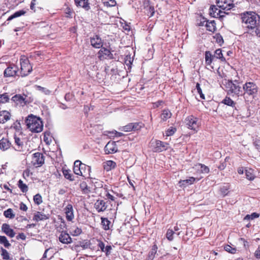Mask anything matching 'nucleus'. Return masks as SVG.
Segmentation results:
<instances>
[{"instance_id":"obj_47","label":"nucleus","mask_w":260,"mask_h":260,"mask_svg":"<svg viewBox=\"0 0 260 260\" xmlns=\"http://www.w3.org/2000/svg\"><path fill=\"white\" fill-rule=\"evenodd\" d=\"M9 100V97L7 93L0 94V104H4L8 102Z\"/></svg>"},{"instance_id":"obj_62","label":"nucleus","mask_w":260,"mask_h":260,"mask_svg":"<svg viewBox=\"0 0 260 260\" xmlns=\"http://www.w3.org/2000/svg\"><path fill=\"white\" fill-rule=\"evenodd\" d=\"M253 145L257 150H260V140H256L253 142Z\"/></svg>"},{"instance_id":"obj_44","label":"nucleus","mask_w":260,"mask_h":260,"mask_svg":"<svg viewBox=\"0 0 260 260\" xmlns=\"http://www.w3.org/2000/svg\"><path fill=\"white\" fill-rule=\"evenodd\" d=\"M4 216L10 219L13 218L15 217V214L13 213V210L11 208L7 209L4 212Z\"/></svg>"},{"instance_id":"obj_33","label":"nucleus","mask_w":260,"mask_h":260,"mask_svg":"<svg viewBox=\"0 0 260 260\" xmlns=\"http://www.w3.org/2000/svg\"><path fill=\"white\" fill-rule=\"evenodd\" d=\"M206 26L207 27V29L211 32H214L216 29V24L214 20L210 21H207L206 24Z\"/></svg>"},{"instance_id":"obj_55","label":"nucleus","mask_w":260,"mask_h":260,"mask_svg":"<svg viewBox=\"0 0 260 260\" xmlns=\"http://www.w3.org/2000/svg\"><path fill=\"white\" fill-rule=\"evenodd\" d=\"M37 88L39 90L42 91L46 95H49L51 94V91L46 88L43 87L41 86H38Z\"/></svg>"},{"instance_id":"obj_15","label":"nucleus","mask_w":260,"mask_h":260,"mask_svg":"<svg viewBox=\"0 0 260 260\" xmlns=\"http://www.w3.org/2000/svg\"><path fill=\"white\" fill-rule=\"evenodd\" d=\"M58 239L59 241L63 244H68L72 242V238L66 231H62Z\"/></svg>"},{"instance_id":"obj_3","label":"nucleus","mask_w":260,"mask_h":260,"mask_svg":"<svg viewBox=\"0 0 260 260\" xmlns=\"http://www.w3.org/2000/svg\"><path fill=\"white\" fill-rule=\"evenodd\" d=\"M244 93H242L245 102H248L249 98L253 100L257 94L258 87L256 84L253 82H247L243 85Z\"/></svg>"},{"instance_id":"obj_8","label":"nucleus","mask_w":260,"mask_h":260,"mask_svg":"<svg viewBox=\"0 0 260 260\" xmlns=\"http://www.w3.org/2000/svg\"><path fill=\"white\" fill-rule=\"evenodd\" d=\"M151 145L153 148L154 151L161 152L167 149L168 144L160 140H155L154 141H151Z\"/></svg>"},{"instance_id":"obj_30","label":"nucleus","mask_w":260,"mask_h":260,"mask_svg":"<svg viewBox=\"0 0 260 260\" xmlns=\"http://www.w3.org/2000/svg\"><path fill=\"white\" fill-rule=\"evenodd\" d=\"M62 173L66 179L73 181L75 180L74 177L71 173V171L69 169H62Z\"/></svg>"},{"instance_id":"obj_5","label":"nucleus","mask_w":260,"mask_h":260,"mask_svg":"<svg viewBox=\"0 0 260 260\" xmlns=\"http://www.w3.org/2000/svg\"><path fill=\"white\" fill-rule=\"evenodd\" d=\"M21 66L20 75L25 77L29 74L32 71V66L29 63V60L25 56H21L20 59Z\"/></svg>"},{"instance_id":"obj_25","label":"nucleus","mask_w":260,"mask_h":260,"mask_svg":"<svg viewBox=\"0 0 260 260\" xmlns=\"http://www.w3.org/2000/svg\"><path fill=\"white\" fill-rule=\"evenodd\" d=\"M11 143L8 139L3 138L0 140V149L3 151H5L10 147Z\"/></svg>"},{"instance_id":"obj_34","label":"nucleus","mask_w":260,"mask_h":260,"mask_svg":"<svg viewBox=\"0 0 260 260\" xmlns=\"http://www.w3.org/2000/svg\"><path fill=\"white\" fill-rule=\"evenodd\" d=\"M26 11L23 10H21L15 12L13 14L11 15L10 16L8 17L7 19V21H10L14 18L20 17L22 15H23L25 14Z\"/></svg>"},{"instance_id":"obj_27","label":"nucleus","mask_w":260,"mask_h":260,"mask_svg":"<svg viewBox=\"0 0 260 260\" xmlns=\"http://www.w3.org/2000/svg\"><path fill=\"white\" fill-rule=\"evenodd\" d=\"M10 114L7 111L0 112V123H4L10 119Z\"/></svg>"},{"instance_id":"obj_59","label":"nucleus","mask_w":260,"mask_h":260,"mask_svg":"<svg viewBox=\"0 0 260 260\" xmlns=\"http://www.w3.org/2000/svg\"><path fill=\"white\" fill-rule=\"evenodd\" d=\"M164 101L162 100H159L157 101L156 102L153 103V107L154 108H157L159 107L160 106L164 104Z\"/></svg>"},{"instance_id":"obj_11","label":"nucleus","mask_w":260,"mask_h":260,"mask_svg":"<svg viewBox=\"0 0 260 260\" xmlns=\"http://www.w3.org/2000/svg\"><path fill=\"white\" fill-rule=\"evenodd\" d=\"M224 14H228L225 12H223L221 10L216 8L215 6H212L210 9V15L215 18H222L224 16Z\"/></svg>"},{"instance_id":"obj_43","label":"nucleus","mask_w":260,"mask_h":260,"mask_svg":"<svg viewBox=\"0 0 260 260\" xmlns=\"http://www.w3.org/2000/svg\"><path fill=\"white\" fill-rule=\"evenodd\" d=\"M88 168H89V169L83 167V169H81V171L82 172H84V174H85V175H84L83 174L82 175H79L82 176L84 178H89L90 175V173L91 172V168L89 166H88Z\"/></svg>"},{"instance_id":"obj_50","label":"nucleus","mask_w":260,"mask_h":260,"mask_svg":"<svg viewBox=\"0 0 260 260\" xmlns=\"http://www.w3.org/2000/svg\"><path fill=\"white\" fill-rule=\"evenodd\" d=\"M229 186L228 185H224L220 187V192L223 197L228 194Z\"/></svg>"},{"instance_id":"obj_14","label":"nucleus","mask_w":260,"mask_h":260,"mask_svg":"<svg viewBox=\"0 0 260 260\" xmlns=\"http://www.w3.org/2000/svg\"><path fill=\"white\" fill-rule=\"evenodd\" d=\"M18 68L16 66H9L4 71V75L6 77H13L17 75Z\"/></svg>"},{"instance_id":"obj_9","label":"nucleus","mask_w":260,"mask_h":260,"mask_svg":"<svg viewBox=\"0 0 260 260\" xmlns=\"http://www.w3.org/2000/svg\"><path fill=\"white\" fill-rule=\"evenodd\" d=\"M31 162L36 167L42 166L44 163V157L43 154L40 152L33 154Z\"/></svg>"},{"instance_id":"obj_13","label":"nucleus","mask_w":260,"mask_h":260,"mask_svg":"<svg viewBox=\"0 0 260 260\" xmlns=\"http://www.w3.org/2000/svg\"><path fill=\"white\" fill-rule=\"evenodd\" d=\"M64 212L67 220L71 221L75 217L72 205L68 204L64 208Z\"/></svg>"},{"instance_id":"obj_63","label":"nucleus","mask_w":260,"mask_h":260,"mask_svg":"<svg viewBox=\"0 0 260 260\" xmlns=\"http://www.w3.org/2000/svg\"><path fill=\"white\" fill-rule=\"evenodd\" d=\"M98 246L101 249V251L104 252L105 248V244L101 241H98Z\"/></svg>"},{"instance_id":"obj_53","label":"nucleus","mask_w":260,"mask_h":260,"mask_svg":"<svg viewBox=\"0 0 260 260\" xmlns=\"http://www.w3.org/2000/svg\"><path fill=\"white\" fill-rule=\"evenodd\" d=\"M174 234V232L171 229H169L166 233V238L169 241H172L173 240V235Z\"/></svg>"},{"instance_id":"obj_60","label":"nucleus","mask_w":260,"mask_h":260,"mask_svg":"<svg viewBox=\"0 0 260 260\" xmlns=\"http://www.w3.org/2000/svg\"><path fill=\"white\" fill-rule=\"evenodd\" d=\"M72 10L70 8H67L66 9V17L68 18H72Z\"/></svg>"},{"instance_id":"obj_18","label":"nucleus","mask_w":260,"mask_h":260,"mask_svg":"<svg viewBox=\"0 0 260 260\" xmlns=\"http://www.w3.org/2000/svg\"><path fill=\"white\" fill-rule=\"evenodd\" d=\"M2 231L8 236L13 238L15 235V233L13 229L10 228L9 224L4 223L2 226Z\"/></svg>"},{"instance_id":"obj_31","label":"nucleus","mask_w":260,"mask_h":260,"mask_svg":"<svg viewBox=\"0 0 260 260\" xmlns=\"http://www.w3.org/2000/svg\"><path fill=\"white\" fill-rule=\"evenodd\" d=\"M172 116V113L169 109H164L162 111L161 114V120L163 121H166L167 119L170 118Z\"/></svg>"},{"instance_id":"obj_58","label":"nucleus","mask_w":260,"mask_h":260,"mask_svg":"<svg viewBox=\"0 0 260 260\" xmlns=\"http://www.w3.org/2000/svg\"><path fill=\"white\" fill-rule=\"evenodd\" d=\"M104 4L107 7H113L116 5V3L115 0H109V1H104Z\"/></svg>"},{"instance_id":"obj_24","label":"nucleus","mask_w":260,"mask_h":260,"mask_svg":"<svg viewBox=\"0 0 260 260\" xmlns=\"http://www.w3.org/2000/svg\"><path fill=\"white\" fill-rule=\"evenodd\" d=\"M145 12L150 17L153 16L155 11L153 6H150L149 2L147 1L145 3Z\"/></svg>"},{"instance_id":"obj_54","label":"nucleus","mask_w":260,"mask_h":260,"mask_svg":"<svg viewBox=\"0 0 260 260\" xmlns=\"http://www.w3.org/2000/svg\"><path fill=\"white\" fill-rule=\"evenodd\" d=\"M196 89L198 93L200 94V96L202 99L204 100L205 99V95L202 92V90L200 87V85L199 83L196 84Z\"/></svg>"},{"instance_id":"obj_26","label":"nucleus","mask_w":260,"mask_h":260,"mask_svg":"<svg viewBox=\"0 0 260 260\" xmlns=\"http://www.w3.org/2000/svg\"><path fill=\"white\" fill-rule=\"evenodd\" d=\"M228 106L234 108L235 110H237L236 108V103L233 100H232L230 97L226 96L221 102Z\"/></svg>"},{"instance_id":"obj_21","label":"nucleus","mask_w":260,"mask_h":260,"mask_svg":"<svg viewBox=\"0 0 260 260\" xmlns=\"http://www.w3.org/2000/svg\"><path fill=\"white\" fill-rule=\"evenodd\" d=\"M194 168L198 172L203 174H208L210 171L209 168L202 164H198L196 165Z\"/></svg>"},{"instance_id":"obj_7","label":"nucleus","mask_w":260,"mask_h":260,"mask_svg":"<svg viewBox=\"0 0 260 260\" xmlns=\"http://www.w3.org/2000/svg\"><path fill=\"white\" fill-rule=\"evenodd\" d=\"M217 7L224 11H229L233 9L235 5L232 0H216Z\"/></svg>"},{"instance_id":"obj_52","label":"nucleus","mask_w":260,"mask_h":260,"mask_svg":"<svg viewBox=\"0 0 260 260\" xmlns=\"http://www.w3.org/2000/svg\"><path fill=\"white\" fill-rule=\"evenodd\" d=\"M14 139H15V143L18 146V148H16L15 149L16 150H20V148H21L22 146H23V143H22V142H21V141L19 138L16 137V136H15Z\"/></svg>"},{"instance_id":"obj_39","label":"nucleus","mask_w":260,"mask_h":260,"mask_svg":"<svg viewBox=\"0 0 260 260\" xmlns=\"http://www.w3.org/2000/svg\"><path fill=\"white\" fill-rule=\"evenodd\" d=\"M214 56H213L210 51L205 52V61L207 65L211 64Z\"/></svg>"},{"instance_id":"obj_61","label":"nucleus","mask_w":260,"mask_h":260,"mask_svg":"<svg viewBox=\"0 0 260 260\" xmlns=\"http://www.w3.org/2000/svg\"><path fill=\"white\" fill-rule=\"evenodd\" d=\"M227 159H228V157H226L225 158V161L224 162L220 163V165L218 167V168L219 170H222L224 169V168L226 167V165L225 163V161Z\"/></svg>"},{"instance_id":"obj_4","label":"nucleus","mask_w":260,"mask_h":260,"mask_svg":"<svg viewBox=\"0 0 260 260\" xmlns=\"http://www.w3.org/2000/svg\"><path fill=\"white\" fill-rule=\"evenodd\" d=\"M226 87L229 88L228 93L238 96L242 95V90L238 80H229L226 83Z\"/></svg>"},{"instance_id":"obj_12","label":"nucleus","mask_w":260,"mask_h":260,"mask_svg":"<svg viewBox=\"0 0 260 260\" xmlns=\"http://www.w3.org/2000/svg\"><path fill=\"white\" fill-rule=\"evenodd\" d=\"M117 147L116 142L114 141L108 142L104 148L106 154H112L117 151Z\"/></svg>"},{"instance_id":"obj_51","label":"nucleus","mask_w":260,"mask_h":260,"mask_svg":"<svg viewBox=\"0 0 260 260\" xmlns=\"http://www.w3.org/2000/svg\"><path fill=\"white\" fill-rule=\"evenodd\" d=\"M259 215L255 212L252 213L251 214H247L246 215V216L244 217V220H250V219H253L254 218L258 217Z\"/></svg>"},{"instance_id":"obj_42","label":"nucleus","mask_w":260,"mask_h":260,"mask_svg":"<svg viewBox=\"0 0 260 260\" xmlns=\"http://www.w3.org/2000/svg\"><path fill=\"white\" fill-rule=\"evenodd\" d=\"M0 244L4 245L6 248H9L11 244L4 236H0Z\"/></svg>"},{"instance_id":"obj_20","label":"nucleus","mask_w":260,"mask_h":260,"mask_svg":"<svg viewBox=\"0 0 260 260\" xmlns=\"http://www.w3.org/2000/svg\"><path fill=\"white\" fill-rule=\"evenodd\" d=\"M104 169L107 172H109L116 167V163L113 160H107L103 164Z\"/></svg>"},{"instance_id":"obj_2","label":"nucleus","mask_w":260,"mask_h":260,"mask_svg":"<svg viewBox=\"0 0 260 260\" xmlns=\"http://www.w3.org/2000/svg\"><path fill=\"white\" fill-rule=\"evenodd\" d=\"M242 22L244 27L248 29H253L257 26L258 15L252 12H246L241 14Z\"/></svg>"},{"instance_id":"obj_38","label":"nucleus","mask_w":260,"mask_h":260,"mask_svg":"<svg viewBox=\"0 0 260 260\" xmlns=\"http://www.w3.org/2000/svg\"><path fill=\"white\" fill-rule=\"evenodd\" d=\"M177 131V128L174 126H171L168 128L166 131L164 136L170 137L173 136Z\"/></svg>"},{"instance_id":"obj_46","label":"nucleus","mask_w":260,"mask_h":260,"mask_svg":"<svg viewBox=\"0 0 260 260\" xmlns=\"http://www.w3.org/2000/svg\"><path fill=\"white\" fill-rule=\"evenodd\" d=\"M1 249L2 251L1 255L3 258L5 260L10 259V254L7 251V250L3 247H2Z\"/></svg>"},{"instance_id":"obj_37","label":"nucleus","mask_w":260,"mask_h":260,"mask_svg":"<svg viewBox=\"0 0 260 260\" xmlns=\"http://www.w3.org/2000/svg\"><path fill=\"white\" fill-rule=\"evenodd\" d=\"M157 250V247L156 245L152 246L151 251L149 252L148 254V260H153L155 257V255L156 253Z\"/></svg>"},{"instance_id":"obj_40","label":"nucleus","mask_w":260,"mask_h":260,"mask_svg":"<svg viewBox=\"0 0 260 260\" xmlns=\"http://www.w3.org/2000/svg\"><path fill=\"white\" fill-rule=\"evenodd\" d=\"M214 57L220 59L222 61H225V58L223 56L221 49H218L215 51Z\"/></svg>"},{"instance_id":"obj_23","label":"nucleus","mask_w":260,"mask_h":260,"mask_svg":"<svg viewBox=\"0 0 260 260\" xmlns=\"http://www.w3.org/2000/svg\"><path fill=\"white\" fill-rule=\"evenodd\" d=\"M77 6L81 7L85 10L88 11L90 9L88 0H74Z\"/></svg>"},{"instance_id":"obj_35","label":"nucleus","mask_w":260,"mask_h":260,"mask_svg":"<svg viewBox=\"0 0 260 260\" xmlns=\"http://www.w3.org/2000/svg\"><path fill=\"white\" fill-rule=\"evenodd\" d=\"M101 224L103 226V228L105 230H108L110 229V224L111 222L107 218L102 217L101 218Z\"/></svg>"},{"instance_id":"obj_1","label":"nucleus","mask_w":260,"mask_h":260,"mask_svg":"<svg viewBox=\"0 0 260 260\" xmlns=\"http://www.w3.org/2000/svg\"><path fill=\"white\" fill-rule=\"evenodd\" d=\"M25 123L27 128L32 133H38L43 130V124L41 119L32 114L27 117Z\"/></svg>"},{"instance_id":"obj_64","label":"nucleus","mask_w":260,"mask_h":260,"mask_svg":"<svg viewBox=\"0 0 260 260\" xmlns=\"http://www.w3.org/2000/svg\"><path fill=\"white\" fill-rule=\"evenodd\" d=\"M20 209L24 211H26L27 210V207L23 203H21L20 204Z\"/></svg>"},{"instance_id":"obj_29","label":"nucleus","mask_w":260,"mask_h":260,"mask_svg":"<svg viewBox=\"0 0 260 260\" xmlns=\"http://www.w3.org/2000/svg\"><path fill=\"white\" fill-rule=\"evenodd\" d=\"M195 180L196 179L194 177H189V179L183 180H180L179 182V184L180 185V186L185 187L188 185L193 184Z\"/></svg>"},{"instance_id":"obj_45","label":"nucleus","mask_w":260,"mask_h":260,"mask_svg":"<svg viewBox=\"0 0 260 260\" xmlns=\"http://www.w3.org/2000/svg\"><path fill=\"white\" fill-rule=\"evenodd\" d=\"M132 131H136L140 129L143 126L144 124L142 122H134L132 123Z\"/></svg>"},{"instance_id":"obj_17","label":"nucleus","mask_w":260,"mask_h":260,"mask_svg":"<svg viewBox=\"0 0 260 260\" xmlns=\"http://www.w3.org/2000/svg\"><path fill=\"white\" fill-rule=\"evenodd\" d=\"M100 58L102 59H112L113 58V54L111 53L109 50L102 48L99 51Z\"/></svg>"},{"instance_id":"obj_19","label":"nucleus","mask_w":260,"mask_h":260,"mask_svg":"<svg viewBox=\"0 0 260 260\" xmlns=\"http://www.w3.org/2000/svg\"><path fill=\"white\" fill-rule=\"evenodd\" d=\"M91 45L94 48H100L103 46V42L101 38L96 35L90 39Z\"/></svg>"},{"instance_id":"obj_16","label":"nucleus","mask_w":260,"mask_h":260,"mask_svg":"<svg viewBox=\"0 0 260 260\" xmlns=\"http://www.w3.org/2000/svg\"><path fill=\"white\" fill-rule=\"evenodd\" d=\"M94 207L98 212H103L107 208V202L102 200H98L94 204Z\"/></svg>"},{"instance_id":"obj_56","label":"nucleus","mask_w":260,"mask_h":260,"mask_svg":"<svg viewBox=\"0 0 260 260\" xmlns=\"http://www.w3.org/2000/svg\"><path fill=\"white\" fill-rule=\"evenodd\" d=\"M224 249L226 251L232 254L235 253L236 252V249L235 248H233L229 245H225L224 247Z\"/></svg>"},{"instance_id":"obj_28","label":"nucleus","mask_w":260,"mask_h":260,"mask_svg":"<svg viewBox=\"0 0 260 260\" xmlns=\"http://www.w3.org/2000/svg\"><path fill=\"white\" fill-rule=\"evenodd\" d=\"M68 230L71 235L73 236H78L82 233L81 229L76 226H71L69 228Z\"/></svg>"},{"instance_id":"obj_57","label":"nucleus","mask_w":260,"mask_h":260,"mask_svg":"<svg viewBox=\"0 0 260 260\" xmlns=\"http://www.w3.org/2000/svg\"><path fill=\"white\" fill-rule=\"evenodd\" d=\"M132 123H129L127 124V125L122 126L120 129L122 131L124 132H131L132 131Z\"/></svg>"},{"instance_id":"obj_32","label":"nucleus","mask_w":260,"mask_h":260,"mask_svg":"<svg viewBox=\"0 0 260 260\" xmlns=\"http://www.w3.org/2000/svg\"><path fill=\"white\" fill-rule=\"evenodd\" d=\"M80 188L84 194H88L91 192L90 188L87 185L86 182L83 181L80 184Z\"/></svg>"},{"instance_id":"obj_6","label":"nucleus","mask_w":260,"mask_h":260,"mask_svg":"<svg viewBox=\"0 0 260 260\" xmlns=\"http://www.w3.org/2000/svg\"><path fill=\"white\" fill-rule=\"evenodd\" d=\"M187 127L197 132L201 124L199 119L193 115L187 117L185 120Z\"/></svg>"},{"instance_id":"obj_41","label":"nucleus","mask_w":260,"mask_h":260,"mask_svg":"<svg viewBox=\"0 0 260 260\" xmlns=\"http://www.w3.org/2000/svg\"><path fill=\"white\" fill-rule=\"evenodd\" d=\"M18 186L22 192H26L28 190L27 186L21 180L18 181Z\"/></svg>"},{"instance_id":"obj_22","label":"nucleus","mask_w":260,"mask_h":260,"mask_svg":"<svg viewBox=\"0 0 260 260\" xmlns=\"http://www.w3.org/2000/svg\"><path fill=\"white\" fill-rule=\"evenodd\" d=\"M49 217L48 215H46L41 212H37L34 214L33 220L37 222H39L40 221L48 219Z\"/></svg>"},{"instance_id":"obj_36","label":"nucleus","mask_w":260,"mask_h":260,"mask_svg":"<svg viewBox=\"0 0 260 260\" xmlns=\"http://www.w3.org/2000/svg\"><path fill=\"white\" fill-rule=\"evenodd\" d=\"M11 100L17 104H22L24 101L25 99L20 94H16L12 98Z\"/></svg>"},{"instance_id":"obj_48","label":"nucleus","mask_w":260,"mask_h":260,"mask_svg":"<svg viewBox=\"0 0 260 260\" xmlns=\"http://www.w3.org/2000/svg\"><path fill=\"white\" fill-rule=\"evenodd\" d=\"M245 175L246 178L249 180H253L255 178V176L252 173V171L251 170H246L245 171Z\"/></svg>"},{"instance_id":"obj_10","label":"nucleus","mask_w":260,"mask_h":260,"mask_svg":"<svg viewBox=\"0 0 260 260\" xmlns=\"http://www.w3.org/2000/svg\"><path fill=\"white\" fill-rule=\"evenodd\" d=\"M83 167L89 169L88 166L82 163L79 160H76L74 164V173L77 175H82L83 174L85 175L84 172H82L81 171V169H82Z\"/></svg>"},{"instance_id":"obj_49","label":"nucleus","mask_w":260,"mask_h":260,"mask_svg":"<svg viewBox=\"0 0 260 260\" xmlns=\"http://www.w3.org/2000/svg\"><path fill=\"white\" fill-rule=\"evenodd\" d=\"M34 201L38 205L41 204L43 202L41 196L39 193L34 196Z\"/></svg>"}]
</instances>
